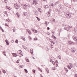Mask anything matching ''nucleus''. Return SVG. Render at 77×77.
<instances>
[{"mask_svg":"<svg viewBox=\"0 0 77 77\" xmlns=\"http://www.w3.org/2000/svg\"><path fill=\"white\" fill-rule=\"evenodd\" d=\"M65 15L66 18H71V14H70L66 13L65 14Z\"/></svg>","mask_w":77,"mask_h":77,"instance_id":"1","label":"nucleus"},{"mask_svg":"<svg viewBox=\"0 0 77 77\" xmlns=\"http://www.w3.org/2000/svg\"><path fill=\"white\" fill-rule=\"evenodd\" d=\"M23 15H24V16H26V17H30V15H29V13H23Z\"/></svg>","mask_w":77,"mask_h":77,"instance_id":"2","label":"nucleus"},{"mask_svg":"<svg viewBox=\"0 0 77 77\" xmlns=\"http://www.w3.org/2000/svg\"><path fill=\"white\" fill-rule=\"evenodd\" d=\"M14 7L15 8L17 9H18L20 8V6L19 5H17V4H14Z\"/></svg>","mask_w":77,"mask_h":77,"instance_id":"3","label":"nucleus"},{"mask_svg":"<svg viewBox=\"0 0 77 77\" xmlns=\"http://www.w3.org/2000/svg\"><path fill=\"white\" fill-rule=\"evenodd\" d=\"M64 29H65L66 30H67V31H69V30H70V29H69V27H64Z\"/></svg>","mask_w":77,"mask_h":77,"instance_id":"4","label":"nucleus"},{"mask_svg":"<svg viewBox=\"0 0 77 77\" xmlns=\"http://www.w3.org/2000/svg\"><path fill=\"white\" fill-rule=\"evenodd\" d=\"M70 63V65H68L67 66V67L69 69H71L72 68V63Z\"/></svg>","mask_w":77,"mask_h":77,"instance_id":"5","label":"nucleus"},{"mask_svg":"<svg viewBox=\"0 0 77 77\" xmlns=\"http://www.w3.org/2000/svg\"><path fill=\"white\" fill-rule=\"evenodd\" d=\"M76 36H73L72 38L74 40V41H76L77 42V39H76Z\"/></svg>","mask_w":77,"mask_h":77,"instance_id":"6","label":"nucleus"},{"mask_svg":"<svg viewBox=\"0 0 77 77\" xmlns=\"http://www.w3.org/2000/svg\"><path fill=\"white\" fill-rule=\"evenodd\" d=\"M33 4L35 5H37V4H38L37 1H36V0L33 1Z\"/></svg>","mask_w":77,"mask_h":77,"instance_id":"7","label":"nucleus"},{"mask_svg":"<svg viewBox=\"0 0 77 77\" xmlns=\"http://www.w3.org/2000/svg\"><path fill=\"white\" fill-rule=\"evenodd\" d=\"M13 56L14 57H17V56H18V54L16 53H13Z\"/></svg>","mask_w":77,"mask_h":77,"instance_id":"8","label":"nucleus"},{"mask_svg":"<svg viewBox=\"0 0 77 77\" xmlns=\"http://www.w3.org/2000/svg\"><path fill=\"white\" fill-rule=\"evenodd\" d=\"M32 30L33 32H34V33H37L38 32V31H37V30H35L34 29H33V28L31 29Z\"/></svg>","mask_w":77,"mask_h":77,"instance_id":"9","label":"nucleus"},{"mask_svg":"<svg viewBox=\"0 0 77 77\" xmlns=\"http://www.w3.org/2000/svg\"><path fill=\"white\" fill-rule=\"evenodd\" d=\"M21 52L20 51H17V53L18 54H18V56H20V57H21V55H20V54H21Z\"/></svg>","mask_w":77,"mask_h":77,"instance_id":"10","label":"nucleus"},{"mask_svg":"<svg viewBox=\"0 0 77 77\" xmlns=\"http://www.w3.org/2000/svg\"><path fill=\"white\" fill-rule=\"evenodd\" d=\"M51 13H49L48 12V13H47V17H50L51 15Z\"/></svg>","mask_w":77,"mask_h":77,"instance_id":"11","label":"nucleus"},{"mask_svg":"<svg viewBox=\"0 0 77 77\" xmlns=\"http://www.w3.org/2000/svg\"><path fill=\"white\" fill-rule=\"evenodd\" d=\"M63 7V6L62 5H60L58 6V8L59 9H62V8Z\"/></svg>","mask_w":77,"mask_h":77,"instance_id":"12","label":"nucleus"},{"mask_svg":"<svg viewBox=\"0 0 77 77\" xmlns=\"http://www.w3.org/2000/svg\"><path fill=\"white\" fill-rule=\"evenodd\" d=\"M45 70L47 71V73H49V70L48 69V68H45Z\"/></svg>","mask_w":77,"mask_h":77,"instance_id":"13","label":"nucleus"},{"mask_svg":"<svg viewBox=\"0 0 77 77\" xmlns=\"http://www.w3.org/2000/svg\"><path fill=\"white\" fill-rule=\"evenodd\" d=\"M21 38L22 39H23V41H25L26 39H25V38L24 37H21Z\"/></svg>","mask_w":77,"mask_h":77,"instance_id":"14","label":"nucleus"},{"mask_svg":"<svg viewBox=\"0 0 77 77\" xmlns=\"http://www.w3.org/2000/svg\"><path fill=\"white\" fill-rule=\"evenodd\" d=\"M38 14V11H35V13H34L35 15H37Z\"/></svg>","mask_w":77,"mask_h":77,"instance_id":"15","label":"nucleus"},{"mask_svg":"<svg viewBox=\"0 0 77 77\" xmlns=\"http://www.w3.org/2000/svg\"><path fill=\"white\" fill-rule=\"evenodd\" d=\"M44 8L45 9H47V8H48V5H45L44 6Z\"/></svg>","mask_w":77,"mask_h":77,"instance_id":"16","label":"nucleus"},{"mask_svg":"<svg viewBox=\"0 0 77 77\" xmlns=\"http://www.w3.org/2000/svg\"><path fill=\"white\" fill-rule=\"evenodd\" d=\"M30 52L32 54H33V49H30Z\"/></svg>","mask_w":77,"mask_h":77,"instance_id":"17","label":"nucleus"},{"mask_svg":"<svg viewBox=\"0 0 77 77\" xmlns=\"http://www.w3.org/2000/svg\"><path fill=\"white\" fill-rule=\"evenodd\" d=\"M38 11L39 12H40V13H41V11H42V10H41V9L40 8H38Z\"/></svg>","mask_w":77,"mask_h":77,"instance_id":"18","label":"nucleus"},{"mask_svg":"<svg viewBox=\"0 0 77 77\" xmlns=\"http://www.w3.org/2000/svg\"><path fill=\"white\" fill-rule=\"evenodd\" d=\"M3 54H4V55H5V56H6V51H3Z\"/></svg>","mask_w":77,"mask_h":77,"instance_id":"19","label":"nucleus"},{"mask_svg":"<svg viewBox=\"0 0 77 77\" xmlns=\"http://www.w3.org/2000/svg\"><path fill=\"white\" fill-rule=\"evenodd\" d=\"M2 71L3 72V73H6V71L5 70H4V69H2Z\"/></svg>","mask_w":77,"mask_h":77,"instance_id":"20","label":"nucleus"},{"mask_svg":"<svg viewBox=\"0 0 77 77\" xmlns=\"http://www.w3.org/2000/svg\"><path fill=\"white\" fill-rule=\"evenodd\" d=\"M64 69H65V71H66V73H67V72H68V69H66L65 67H64Z\"/></svg>","mask_w":77,"mask_h":77,"instance_id":"21","label":"nucleus"},{"mask_svg":"<svg viewBox=\"0 0 77 77\" xmlns=\"http://www.w3.org/2000/svg\"><path fill=\"white\" fill-rule=\"evenodd\" d=\"M68 43L70 44H73V42H69Z\"/></svg>","mask_w":77,"mask_h":77,"instance_id":"22","label":"nucleus"},{"mask_svg":"<svg viewBox=\"0 0 77 77\" xmlns=\"http://www.w3.org/2000/svg\"><path fill=\"white\" fill-rule=\"evenodd\" d=\"M38 69L40 71H41V72H42V70L39 67H38Z\"/></svg>","mask_w":77,"mask_h":77,"instance_id":"23","label":"nucleus"},{"mask_svg":"<svg viewBox=\"0 0 77 77\" xmlns=\"http://www.w3.org/2000/svg\"><path fill=\"white\" fill-rule=\"evenodd\" d=\"M71 50L73 53H74L75 50H74L73 49H72Z\"/></svg>","mask_w":77,"mask_h":77,"instance_id":"24","label":"nucleus"},{"mask_svg":"<svg viewBox=\"0 0 77 77\" xmlns=\"http://www.w3.org/2000/svg\"><path fill=\"white\" fill-rule=\"evenodd\" d=\"M25 72H26V73H27L28 72V71L26 69H24Z\"/></svg>","mask_w":77,"mask_h":77,"instance_id":"25","label":"nucleus"},{"mask_svg":"<svg viewBox=\"0 0 77 77\" xmlns=\"http://www.w3.org/2000/svg\"><path fill=\"white\" fill-rule=\"evenodd\" d=\"M15 42L17 43V44H18V40L16 39L15 41Z\"/></svg>","mask_w":77,"mask_h":77,"instance_id":"26","label":"nucleus"},{"mask_svg":"<svg viewBox=\"0 0 77 77\" xmlns=\"http://www.w3.org/2000/svg\"><path fill=\"white\" fill-rule=\"evenodd\" d=\"M29 31H28V33L29 34V35H31L32 34V32L30 31L29 30Z\"/></svg>","mask_w":77,"mask_h":77,"instance_id":"27","label":"nucleus"},{"mask_svg":"<svg viewBox=\"0 0 77 77\" xmlns=\"http://www.w3.org/2000/svg\"><path fill=\"white\" fill-rule=\"evenodd\" d=\"M59 2H57L56 3L55 5H57V4H59Z\"/></svg>","mask_w":77,"mask_h":77,"instance_id":"28","label":"nucleus"},{"mask_svg":"<svg viewBox=\"0 0 77 77\" xmlns=\"http://www.w3.org/2000/svg\"><path fill=\"white\" fill-rule=\"evenodd\" d=\"M36 18H37L38 21H40V19L39 18V17H36Z\"/></svg>","mask_w":77,"mask_h":77,"instance_id":"29","label":"nucleus"},{"mask_svg":"<svg viewBox=\"0 0 77 77\" xmlns=\"http://www.w3.org/2000/svg\"><path fill=\"white\" fill-rule=\"evenodd\" d=\"M22 47L24 48V49H26L27 47H26L25 46L22 45Z\"/></svg>","mask_w":77,"mask_h":77,"instance_id":"30","label":"nucleus"},{"mask_svg":"<svg viewBox=\"0 0 77 77\" xmlns=\"http://www.w3.org/2000/svg\"><path fill=\"white\" fill-rule=\"evenodd\" d=\"M5 26H7V27H9V25H8L7 23H5Z\"/></svg>","mask_w":77,"mask_h":77,"instance_id":"31","label":"nucleus"},{"mask_svg":"<svg viewBox=\"0 0 77 77\" xmlns=\"http://www.w3.org/2000/svg\"><path fill=\"white\" fill-rule=\"evenodd\" d=\"M51 12V10L49 9V11H48V12L50 13Z\"/></svg>","mask_w":77,"mask_h":77,"instance_id":"32","label":"nucleus"},{"mask_svg":"<svg viewBox=\"0 0 77 77\" xmlns=\"http://www.w3.org/2000/svg\"><path fill=\"white\" fill-rule=\"evenodd\" d=\"M26 61L27 62H29V60L28 59H26Z\"/></svg>","mask_w":77,"mask_h":77,"instance_id":"33","label":"nucleus"},{"mask_svg":"<svg viewBox=\"0 0 77 77\" xmlns=\"http://www.w3.org/2000/svg\"><path fill=\"white\" fill-rule=\"evenodd\" d=\"M58 57H59V59H61V56L60 55H59L58 56Z\"/></svg>","mask_w":77,"mask_h":77,"instance_id":"34","label":"nucleus"},{"mask_svg":"<svg viewBox=\"0 0 77 77\" xmlns=\"http://www.w3.org/2000/svg\"><path fill=\"white\" fill-rule=\"evenodd\" d=\"M65 26L66 27V25H65V24H63L62 25V26H63V27H64V26Z\"/></svg>","mask_w":77,"mask_h":77,"instance_id":"35","label":"nucleus"},{"mask_svg":"<svg viewBox=\"0 0 77 77\" xmlns=\"http://www.w3.org/2000/svg\"><path fill=\"white\" fill-rule=\"evenodd\" d=\"M26 50V51H28L29 50V48H27L25 49Z\"/></svg>","mask_w":77,"mask_h":77,"instance_id":"36","label":"nucleus"},{"mask_svg":"<svg viewBox=\"0 0 77 77\" xmlns=\"http://www.w3.org/2000/svg\"><path fill=\"white\" fill-rule=\"evenodd\" d=\"M4 13L5 14H6V15H8V13H7V12H6V11H5L4 12Z\"/></svg>","mask_w":77,"mask_h":77,"instance_id":"37","label":"nucleus"},{"mask_svg":"<svg viewBox=\"0 0 77 77\" xmlns=\"http://www.w3.org/2000/svg\"><path fill=\"white\" fill-rule=\"evenodd\" d=\"M52 63L54 65H55V63L54 61H52Z\"/></svg>","mask_w":77,"mask_h":77,"instance_id":"38","label":"nucleus"},{"mask_svg":"<svg viewBox=\"0 0 77 77\" xmlns=\"http://www.w3.org/2000/svg\"><path fill=\"white\" fill-rule=\"evenodd\" d=\"M7 20H8L7 21L8 22H10L11 21V20H9V18Z\"/></svg>","mask_w":77,"mask_h":77,"instance_id":"39","label":"nucleus"},{"mask_svg":"<svg viewBox=\"0 0 77 77\" xmlns=\"http://www.w3.org/2000/svg\"><path fill=\"white\" fill-rule=\"evenodd\" d=\"M50 46L51 47V48H53V45H50Z\"/></svg>","mask_w":77,"mask_h":77,"instance_id":"40","label":"nucleus"},{"mask_svg":"<svg viewBox=\"0 0 77 77\" xmlns=\"http://www.w3.org/2000/svg\"><path fill=\"white\" fill-rule=\"evenodd\" d=\"M5 41L6 43L7 42H8V40L7 39L5 40Z\"/></svg>","mask_w":77,"mask_h":77,"instance_id":"41","label":"nucleus"},{"mask_svg":"<svg viewBox=\"0 0 77 77\" xmlns=\"http://www.w3.org/2000/svg\"><path fill=\"white\" fill-rule=\"evenodd\" d=\"M27 6H28V8H30V5H27Z\"/></svg>","mask_w":77,"mask_h":77,"instance_id":"42","label":"nucleus"},{"mask_svg":"<svg viewBox=\"0 0 77 77\" xmlns=\"http://www.w3.org/2000/svg\"><path fill=\"white\" fill-rule=\"evenodd\" d=\"M6 44L8 45H9V43L8 42L6 43Z\"/></svg>","mask_w":77,"mask_h":77,"instance_id":"43","label":"nucleus"},{"mask_svg":"<svg viewBox=\"0 0 77 77\" xmlns=\"http://www.w3.org/2000/svg\"><path fill=\"white\" fill-rule=\"evenodd\" d=\"M49 41H50V42H51L53 41H52V40H51V39L50 38L49 39Z\"/></svg>","mask_w":77,"mask_h":77,"instance_id":"44","label":"nucleus"},{"mask_svg":"<svg viewBox=\"0 0 77 77\" xmlns=\"http://www.w3.org/2000/svg\"><path fill=\"white\" fill-rule=\"evenodd\" d=\"M6 8H7V9H9V8L10 7H6Z\"/></svg>","mask_w":77,"mask_h":77,"instance_id":"45","label":"nucleus"},{"mask_svg":"<svg viewBox=\"0 0 77 77\" xmlns=\"http://www.w3.org/2000/svg\"><path fill=\"white\" fill-rule=\"evenodd\" d=\"M56 66H58V63H56Z\"/></svg>","mask_w":77,"mask_h":77,"instance_id":"46","label":"nucleus"},{"mask_svg":"<svg viewBox=\"0 0 77 77\" xmlns=\"http://www.w3.org/2000/svg\"><path fill=\"white\" fill-rule=\"evenodd\" d=\"M20 56H23V54L21 53L20 54Z\"/></svg>","mask_w":77,"mask_h":77,"instance_id":"47","label":"nucleus"},{"mask_svg":"<svg viewBox=\"0 0 77 77\" xmlns=\"http://www.w3.org/2000/svg\"><path fill=\"white\" fill-rule=\"evenodd\" d=\"M45 23H46L47 24H49V22H48L45 21Z\"/></svg>","mask_w":77,"mask_h":77,"instance_id":"48","label":"nucleus"},{"mask_svg":"<svg viewBox=\"0 0 77 77\" xmlns=\"http://www.w3.org/2000/svg\"><path fill=\"white\" fill-rule=\"evenodd\" d=\"M51 42V43H53V44H55V43H54V42H53V41H52Z\"/></svg>","mask_w":77,"mask_h":77,"instance_id":"49","label":"nucleus"},{"mask_svg":"<svg viewBox=\"0 0 77 77\" xmlns=\"http://www.w3.org/2000/svg\"><path fill=\"white\" fill-rule=\"evenodd\" d=\"M55 63H58V61H57V60H56Z\"/></svg>","mask_w":77,"mask_h":77,"instance_id":"50","label":"nucleus"},{"mask_svg":"<svg viewBox=\"0 0 77 77\" xmlns=\"http://www.w3.org/2000/svg\"><path fill=\"white\" fill-rule=\"evenodd\" d=\"M18 60H18L17 61V63H19V61H18Z\"/></svg>","mask_w":77,"mask_h":77,"instance_id":"51","label":"nucleus"},{"mask_svg":"<svg viewBox=\"0 0 77 77\" xmlns=\"http://www.w3.org/2000/svg\"><path fill=\"white\" fill-rule=\"evenodd\" d=\"M37 38H34V40H35V41H36V40H37Z\"/></svg>","mask_w":77,"mask_h":77,"instance_id":"52","label":"nucleus"},{"mask_svg":"<svg viewBox=\"0 0 77 77\" xmlns=\"http://www.w3.org/2000/svg\"><path fill=\"white\" fill-rule=\"evenodd\" d=\"M52 69H53V70H55V68H52Z\"/></svg>","mask_w":77,"mask_h":77,"instance_id":"53","label":"nucleus"},{"mask_svg":"<svg viewBox=\"0 0 77 77\" xmlns=\"http://www.w3.org/2000/svg\"><path fill=\"white\" fill-rule=\"evenodd\" d=\"M23 6H25V7H27V5H24Z\"/></svg>","mask_w":77,"mask_h":77,"instance_id":"54","label":"nucleus"},{"mask_svg":"<svg viewBox=\"0 0 77 77\" xmlns=\"http://www.w3.org/2000/svg\"><path fill=\"white\" fill-rule=\"evenodd\" d=\"M73 0V2H77V0Z\"/></svg>","mask_w":77,"mask_h":77,"instance_id":"55","label":"nucleus"},{"mask_svg":"<svg viewBox=\"0 0 77 77\" xmlns=\"http://www.w3.org/2000/svg\"><path fill=\"white\" fill-rule=\"evenodd\" d=\"M47 30H50V27H48L47 28Z\"/></svg>","mask_w":77,"mask_h":77,"instance_id":"56","label":"nucleus"},{"mask_svg":"<svg viewBox=\"0 0 77 77\" xmlns=\"http://www.w3.org/2000/svg\"><path fill=\"white\" fill-rule=\"evenodd\" d=\"M55 36H54V35H52V38H54V37H55Z\"/></svg>","mask_w":77,"mask_h":77,"instance_id":"57","label":"nucleus"},{"mask_svg":"<svg viewBox=\"0 0 77 77\" xmlns=\"http://www.w3.org/2000/svg\"><path fill=\"white\" fill-rule=\"evenodd\" d=\"M1 30L2 31V32H4V30H3V29H2Z\"/></svg>","mask_w":77,"mask_h":77,"instance_id":"58","label":"nucleus"},{"mask_svg":"<svg viewBox=\"0 0 77 77\" xmlns=\"http://www.w3.org/2000/svg\"><path fill=\"white\" fill-rule=\"evenodd\" d=\"M33 72H34V73H35V70H33Z\"/></svg>","mask_w":77,"mask_h":77,"instance_id":"59","label":"nucleus"},{"mask_svg":"<svg viewBox=\"0 0 77 77\" xmlns=\"http://www.w3.org/2000/svg\"><path fill=\"white\" fill-rule=\"evenodd\" d=\"M74 77H77V75L76 74L74 75Z\"/></svg>","mask_w":77,"mask_h":77,"instance_id":"60","label":"nucleus"},{"mask_svg":"<svg viewBox=\"0 0 77 77\" xmlns=\"http://www.w3.org/2000/svg\"><path fill=\"white\" fill-rule=\"evenodd\" d=\"M18 14V13H16V15H17V16Z\"/></svg>","mask_w":77,"mask_h":77,"instance_id":"61","label":"nucleus"},{"mask_svg":"<svg viewBox=\"0 0 77 77\" xmlns=\"http://www.w3.org/2000/svg\"><path fill=\"white\" fill-rule=\"evenodd\" d=\"M56 11H57H57H59V10H58V9H56Z\"/></svg>","mask_w":77,"mask_h":77,"instance_id":"62","label":"nucleus"},{"mask_svg":"<svg viewBox=\"0 0 77 77\" xmlns=\"http://www.w3.org/2000/svg\"><path fill=\"white\" fill-rule=\"evenodd\" d=\"M45 26H47V24L46 23H45Z\"/></svg>","mask_w":77,"mask_h":77,"instance_id":"63","label":"nucleus"},{"mask_svg":"<svg viewBox=\"0 0 77 77\" xmlns=\"http://www.w3.org/2000/svg\"><path fill=\"white\" fill-rule=\"evenodd\" d=\"M17 17H20V14H18L17 15Z\"/></svg>","mask_w":77,"mask_h":77,"instance_id":"64","label":"nucleus"}]
</instances>
